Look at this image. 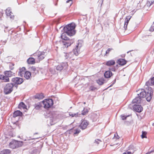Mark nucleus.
<instances>
[{
    "instance_id": "17",
    "label": "nucleus",
    "mask_w": 154,
    "mask_h": 154,
    "mask_svg": "<svg viewBox=\"0 0 154 154\" xmlns=\"http://www.w3.org/2000/svg\"><path fill=\"white\" fill-rule=\"evenodd\" d=\"M112 74L110 71L108 70L105 72L104 73V76L105 78H110Z\"/></svg>"
},
{
    "instance_id": "54",
    "label": "nucleus",
    "mask_w": 154,
    "mask_h": 154,
    "mask_svg": "<svg viewBox=\"0 0 154 154\" xmlns=\"http://www.w3.org/2000/svg\"><path fill=\"white\" fill-rule=\"evenodd\" d=\"M54 112H52L51 113V114H52V115H53V114H54Z\"/></svg>"
},
{
    "instance_id": "33",
    "label": "nucleus",
    "mask_w": 154,
    "mask_h": 154,
    "mask_svg": "<svg viewBox=\"0 0 154 154\" xmlns=\"http://www.w3.org/2000/svg\"><path fill=\"white\" fill-rule=\"evenodd\" d=\"M147 134V132L145 131H142V134L141 135V137L142 138H146L147 137L146 136Z\"/></svg>"
},
{
    "instance_id": "48",
    "label": "nucleus",
    "mask_w": 154,
    "mask_h": 154,
    "mask_svg": "<svg viewBox=\"0 0 154 154\" xmlns=\"http://www.w3.org/2000/svg\"><path fill=\"white\" fill-rule=\"evenodd\" d=\"M122 154H132V153L130 152H126L123 153Z\"/></svg>"
},
{
    "instance_id": "25",
    "label": "nucleus",
    "mask_w": 154,
    "mask_h": 154,
    "mask_svg": "<svg viewBox=\"0 0 154 154\" xmlns=\"http://www.w3.org/2000/svg\"><path fill=\"white\" fill-rule=\"evenodd\" d=\"M69 115L70 116H71L72 117H79L81 116V114L79 113V112H77L76 113H72L71 112L69 113Z\"/></svg>"
},
{
    "instance_id": "52",
    "label": "nucleus",
    "mask_w": 154,
    "mask_h": 154,
    "mask_svg": "<svg viewBox=\"0 0 154 154\" xmlns=\"http://www.w3.org/2000/svg\"><path fill=\"white\" fill-rule=\"evenodd\" d=\"M93 116L95 117H97V115L96 114H93Z\"/></svg>"
},
{
    "instance_id": "41",
    "label": "nucleus",
    "mask_w": 154,
    "mask_h": 154,
    "mask_svg": "<svg viewBox=\"0 0 154 154\" xmlns=\"http://www.w3.org/2000/svg\"><path fill=\"white\" fill-rule=\"evenodd\" d=\"M149 81L150 82L151 85H154V77L152 78Z\"/></svg>"
},
{
    "instance_id": "51",
    "label": "nucleus",
    "mask_w": 154,
    "mask_h": 154,
    "mask_svg": "<svg viewBox=\"0 0 154 154\" xmlns=\"http://www.w3.org/2000/svg\"><path fill=\"white\" fill-rule=\"evenodd\" d=\"M154 151V150H152L150 151V152H148L146 154H150L151 153L153 152Z\"/></svg>"
},
{
    "instance_id": "45",
    "label": "nucleus",
    "mask_w": 154,
    "mask_h": 154,
    "mask_svg": "<svg viewBox=\"0 0 154 154\" xmlns=\"http://www.w3.org/2000/svg\"><path fill=\"white\" fill-rule=\"evenodd\" d=\"M146 85L147 86H149L150 85H151L150 82L149 81H148L146 82Z\"/></svg>"
},
{
    "instance_id": "42",
    "label": "nucleus",
    "mask_w": 154,
    "mask_h": 154,
    "mask_svg": "<svg viewBox=\"0 0 154 154\" xmlns=\"http://www.w3.org/2000/svg\"><path fill=\"white\" fill-rule=\"evenodd\" d=\"M74 130L75 131V132H74V134H77L80 132V130L79 129H77L76 130Z\"/></svg>"
},
{
    "instance_id": "30",
    "label": "nucleus",
    "mask_w": 154,
    "mask_h": 154,
    "mask_svg": "<svg viewBox=\"0 0 154 154\" xmlns=\"http://www.w3.org/2000/svg\"><path fill=\"white\" fill-rule=\"evenodd\" d=\"M66 33L64 32V33H63L61 36V38L62 39L64 40H67L68 39V38L66 36Z\"/></svg>"
},
{
    "instance_id": "35",
    "label": "nucleus",
    "mask_w": 154,
    "mask_h": 154,
    "mask_svg": "<svg viewBox=\"0 0 154 154\" xmlns=\"http://www.w3.org/2000/svg\"><path fill=\"white\" fill-rule=\"evenodd\" d=\"M14 64L12 63H11L9 64V69H10L11 70H13L14 68Z\"/></svg>"
},
{
    "instance_id": "60",
    "label": "nucleus",
    "mask_w": 154,
    "mask_h": 154,
    "mask_svg": "<svg viewBox=\"0 0 154 154\" xmlns=\"http://www.w3.org/2000/svg\"><path fill=\"white\" fill-rule=\"evenodd\" d=\"M0 154H1V152H0Z\"/></svg>"
},
{
    "instance_id": "6",
    "label": "nucleus",
    "mask_w": 154,
    "mask_h": 154,
    "mask_svg": "<svg viewBox=\"0 0 154 154\" xmlns=\"http://www.w3.org/2000/svg\"><path fill=\"white\" fill-rule=\"evenodd\" d=\"M45 108L51 107L53 104V101L52 99H46L42 101Z\"/></svg>"
},
{
    "instance_id": "24",
    "label": "nucleus",
    "mask_w": 154,
    "mask_h": 154,
    "mask_svg": "<svg viewBox=\"0 0 154 154\" xmlns=\"http://www.w3.org/2000/svg\"><path fill=\"white\" fill-rule=\"evenodd\" d=\"M44 97V96L43 94H37L35 96V98L36 99H42Z\"/></svg>"
},
{
    "instance_id": "37",
    "label": "nucleus",
    "mask_w": 154,
    "mask_h": 154,
    "mask_svg": "<svg viewBox=\"0 0 154 154\" xmlns=\"http://www.w3.org/2000/svg\"><path fill=\"white\" fill-rule=\"evenodd\" d=\"M89 89L90 91H94L97 90V88L96 87H94L93 86H91L89 88Z\"/></svg>"
},
{
    "instance_id": "27",
    "label": "nucleus",
    "mask_w": 154,
    "mask_h": 154,
    "mask_svg": "<svg viewBox=\"0 0 154 154\" xmlns=\"http://www.w3.org/2000/svg\"><path fill=\"white\" fill-rule=\"evenodd\" d=\"M105 80L103 78H101L97 80V83L99 85H103L105 82Z\"/></svg>"
},
{
    "instance_id": "49",
    "label": "nucleus",
    "mask_w": 154,
    "mask_h": 154,
    "mask_svg": "<svg viewBox=\"0 0 154 154\" xmlns=\"http://www.w3.org/2000/svg\"><path fill=\"white\" fill-rule=\"evenodd\" d=\"M116 82V79H115L113 82L112 84L110 85L109 87L111 86L112 85L114 84Z\"/></svg>"
},
{
    "instance_id": "44",
    "label": "nucleus",
    "mask_w": 154,
    "mask_h": 154,
    "mask_svg": "<svg viewBox=\"0 0 154 154\" xmlns=\"http://www.w3.org/2000/svg\"><path fill=\"white\" fill-rule=\"evenodd\" d=\"M66 3H69L70 6L72 4V0H68L66 1Z\"/></svg>"
},
{
    "instance_id": "1",
    "label": "nucleus",
    "mask_w": 154,
    "mask_h": 154,
    "mask_svg": "<svg viewBox=\"0 0 154 154\" xmlns=\"http://www.w3.org/2000/svg\"><path fill=\"white\" fill-rule=\"evenodd\" d=\"M137 96L142 99L146 97V100L149 102L152 98V92L151 91L146 92L143 89L138 90Z\"/></svg>"
},
{
    "instance_id": "38",
    "label": "nucleus",
    "mask_w": 154,
    "mask_h": 154,
    "mask_svg": "<svg viewBox=\"0 0 154 154\" xmlns=\"http://www.w3.org/2000/svg\"><path fill=\"white\" fill-rule=\"evenodd\" d=\"M64 57H65V59H68L69 58V57L68 56V55H69V53H64Z\"/></svg>"
},
{
    "instance_id": "5",
    "label": "nucleus",
    "mask_w": 154,
    "mask_h": 154,
    "mask_svg": "<svg viewBox=\"0 0 154 154\" xmlns=\"http://www.w3.org/2000/svg\"><path fill=\"white\" fill-rule=\"evenodd\" d=\"M14 86L12 83L7 84L4 88V92L5 94H8L11 93L13 90Z\"/></svg>"
},
{
    "instance_id": "59",
    "label": "nucleus",
    "mask_w": 154,
    "mask_h": 154,
    "mask_svg": "<svg viewBox=\"0 0 154 154\" xmlns=\"http://www.w3.org/2000/svg\"><path fill=\"white\" fill-rule=\"evenodd\" d=\"M129 52V51H128V52H127V53H128Z\"/></svg>"
},
{
    "instance_id": "47",
    "label": "nucleus",
    "mask_w": 154,
    "mask_h": 154,
    "mask_svg": "<svg viewBox=\"0 0 154 154\" xmlns=\"http://www.w3.org/2000/svg\"><path fill=\"white\" fill-rule=\"evenodd\" d=\"M114 137H115L116 139H118L119 138V137L118 135L117 134H115L114 135Z\"/></svg>"
},
{
    "instance_id": "34",
    "label": "nucleus",
    "mask_w": 154,
    "mask_h": 154,
    "mask_svg": "<svg viewBox=\"0 0 154 154\" xmlns=\"http://www.w3.org/2000/svg\"><path fill=\"white\" fill-rule=\"evenodd\" d=\"M154 3V1H148L146 3V5L147 6H150Z\"/></svg>"
},
{
    "instance_id": "36",
    "label": "nucleus",
    "mask_w": 154,
    "mask_h": 154,
    "mask_svg": "<svg viewBox=\"0 0 154 154\" xmlns=\"http://www.w3.org/2000/svg\"><path fill=\"white\" fill-rule=\"evenodd\" d=\"M112 50V48H108L107 51H106L105 55L108 56V55L109 54L110 51Z\"/></svg>"
},
{
    "instance_id": "13",
    "label": "nucleus",
    "mask_w": 154,
    "mask_h": 154,
    "mask_svg": "<svg viewBox=\"0 0 154 154\" xmlns=\"http://www.w3.org/2000/svg\"><path fill=\"white\" fill-rule=\"evenodd\" d=\"M6 14L8 17H9L11 19H13L14 16L13 15V13L11 11L10 8H8L6 10Z\"/></svg>"
},
{
    "instance_id": "56",
    "label": "nucleus",
    "mask_w": 154,
    "mask_h": 154,
    "mask_svg": "<svg viewBox=\"0 0 154 154\" xmlns=\"http://www.w3.org/2000/svg\"><path fill=\"white\" fill-rule=\"evenodd\" d=\"M112 71L113 70L114 71V69H112Z\"/></svg>"
},
{
    "instance_id": "22",
    "label": "nucleus",
    "mask_w": 154,
    "mask_h": 154,
    "mask_svg": "<svg viewBox=\"0 0 154 154\" xmlns=\"http://www.w3.org/2000/svg\"><path fill=\"white\" fill-rule=\"evenodd\" d=\"M18 108L20 109H26V106L23 102L20 103L18 105Z\"/></svg>"
},
{
    "instance_id": "43",
    "label": "nucleus",
    "mask_w": 154,
    "mask_h": 154,
    "mask_svg": "<svg viewBox=\"0 0 154 154\" xmlns=\"http://www.w3.org/2000/svg\"><path fill=\"white\" fill-rule=\"evenodd\" d=\"M73 54L72 52H70L69 53V55L68 56L69 57V58H70L73 57Z\"/></svg>"
},
{
    "instance_id": "19",
    "label": "nucleus",
    "mask_w": 154,
    "mask_h": 154,
    "mask_svg": "<svg viewBox=\"0 0 154 154\" xmlns=\"http://www.w3.org/2000/svg\"><path fill=\"white\" fill-rule=\"evenodd\" d=\"M117 63L120 65L123 66L126 63V61L124 59H120L118 60Z\"/></svg>"
},
{
    "instance_id": "20",
    "label": "nucleus",
    "mask_w": 154,
    "mask_h": 154,
    "mask_svg": "<svg viewBox=\"0 0 154 154\" xmlns=\"http://www.w3.org/2000/svg\"><path fill=\"white\" fill-rule=\"evenodd\" d=\"M22 115V113L20 111L17 110L14 112L13 116L14 117H16L18 116H21Z\"/></svg>"
},
{
    "instance_id": "29",
    "label": "nucleus",
    "mask_w": 154,
    "mask_h": 154,
    "mask_svg": "<svg viewBox=\"0 0 154 154\" xmlns=\"http://www.w3.org/2000/svg\"><path fill=\"white\" fill-rule=\"evenodd\" d=\"M30 69L31 71L32 72H33L36 74L38 72V70L36 68L35 66H32L31 67Z\"/></svg>"
},
{
    "instance_id": "9",
    "label": "nucleus",
    "mask_w": 154,
    "mask_h": 154,
    "mask_svg": "<svg viewBox=\"0 0 154 154\" xmlns=\"http://www.w3.org/2000/svg\"><path fill=\"white\" fill-rule=\"evenodd\" d=\"M18 142L15 140L12 141L9 144L10 147L14 149L19 146L18 145Z\"/></svg>"
},
{
    "instance_id": "8",
    "label": "nucleus",
    "mask_w": 154,
    "mask_h": 154,
    "mask_svg": "<svg viewBox=\"0 0 154 154\" xmlns=\"http://www.w3.org/2000/svg\"><path fill=\"white\" fill-rule=\"evenodd\" d=\"M68 64L67 63H62L57 65L56 67V69L57 71H61L63 69L66 68Z\"/></svg>"
},
{
    "instance_id": "12",
    "label": "nucleus",
    "mask_w": 154,
    "mask_h": 154,
    "mask_svg": "<svg viewBox=\"0 0 154 154\" xmlns=\"http://www.w3.org/2000/svg\"><path fill=\"white\" fill-rule=\"evenodd\" d=\"M81 47V45L78 43V45L76 46L75 48L73 49V53L76 56H77L78 55L80 52V49Z\"/></svg>"
},
{
    "instance_id": "58",
    "label": "nucleus",
    "mask_w": 154,
    "mask_h": 154,
    "mask_svg": "<svg viewBox=\"0 0 154 154\" xmlns=\"http://www.w3.org/2000/svg\"><path fill=\"white\" fill-rule=\"evenodd\" d=\"M84 104H85V102H84Z\"/></svg>"
},
{
    "instance_id": "32",
    "label": "nucleus",
    "mask_w": 154,
    "mask_h": 154,
    "mask_svg": "<svg viewBox=\"0 0 154 154\" xmlns=\"http://www.w3.org/2000/svg\"><path fill=\"white\" fill-rule=\"evenodd\" d=\"M35 109H39L42 106V105L40 103H38L35 104Z\"/></svg>"
},
{
    "instance_id": "39",
    "label": "nucleus",
    "mask_w": 154,
    "mask_h": 154,
    "mask_svg": "<svg viewBox=\"0 0 154 154\" xmlns=\"http://www.w3.org/2000/svg\"><path fill=\"white\" fill-rule=\"evenodd\" d=\"M129 116H125L124 115H121L120 116V117L122 120H125L127 118V117Z\"/></svg>"
},
{
    "instance_id": "16",
    "label": "nucleus",
    "mask_w": 154,
    "mask_h": 154,
    "mask_svg": "<svg viewBox=\"0 0 154 154\" xmlns=\"http://www.w3.org/2000/svg\"><path fill=\"white\" fill-rule=\"evenodd\" d=\"M26 71L25 68L24 67H23L19 69V71L18 73V75L19 76L23 77Z\"/></svg>"
},
{
    "instance_id": "53",
    "label": "nucleus",
    "mask_w": 154,
    "mask_h": 154,
    "mask_svg": "<svg viewBox=\"0 0 154 154\" xmlns=\"http://www.w3.org/2000/svg\"><path fill=\"white\" fill-rule=\"evenodd\" d=\"M39 138V137H37V138H32L31 139L32 140H33V139H38Z\"/></svg>"
},
{
    "instance_id": "46",
    "label": "nucleus",
    "mask_w": 154,
    "mask_h": 154,
    "mask_svg": "<svg viewBox=\"0 0 154 154\" xmlns=\"http://www.w3.org/2000/svg\"><path fill=\"white\" fill-rule=\"evenodd\" d=\"M100 141H101L100 140L98 139H97L95 140V143H96L97 144H98L99 143V142Z\"/></svg>"
},
{
    "instance_id": "14",
    "label": "nucleus",
    "mask_w": 154,
    "mask_h": 154,
    "mask_svg": "<svg viewBox=\"0 0 154 154\" xmlns=\"http://www.w3.org/2000/svg\"><path fill=\"white\" fill-rule=\"evenodd\" d=\"M74 42V40L73 39H69L68 38L67 40H66L63 42V44L65 47H68L69 46H70Z\"/></svg>"
},
{
    "instance_id": "50",
    "label": "nucleus",
    "mask_w": 154,
    "mask_h": 154,
    "mask_svg": "<svg viewBox=\"0 0 154 154\" xmlns=\"http://www.w3.org/2000/svg\"><path fill=\"white\" fill-rule=\"evenodd\" d=\"M56 116L55 115H53V116H52V118L53 119V120H55V119H56Z\"/></svg>"
},
{
    "instance_id": "55",
    "label": "nucleus",
    "mask_w": 154,
    "mask_h": 154,
    "mask_svg": "<svg viewBox=\"0 0 154 154\" xmlns=\"http://www.w3.org/2000/svg\"><path fill=\"white\" fill-rule=\"evenodd\" d=\"M96 120V119H93V121H95Z\"/></svg>"
},
{
    "instance_id": "15",
    "label": "nucleus",
    "mask_w": 154,
    "mask_h": 154,
    "mask_svg": "<svg viewBox=\"0 0 154 154\" xmlns=\"http://www.w3.org/2000/svg\"><path fill=\"white\" fill-rule=\"evenodd\" d=\"M131 17L130 16H127L125 21V24L124 26V28L125 30H126L127 29V26L128 25L129 22L131 19Z\"/></svg>"
},
{
    "instance_id": "23",
    "label": "nucleus",
    "mask_w": 154,
    "mask_h": 154,
    "mask_svg": "<svg viewBox=\"0 0 154 154\" xmlns=\"http://www.w3.org/2000/svg\"><path fill=\"white\" fill-rule=\"evenodd\" d=\"M35 58L32 57H30L27 60V62L29 64H34L35 63Z\"/></svg>"
},
{
    "instance_id": "28",
    "label": "nucleus",
    "mask_w": 154,
    "mask_h": 154,
    "mask_svg": "<svg viewBox=\"0 0 154 154\" xmlns=\"http://www.w3.org/2000/svg\"><path fill=\"white\" fill-rule=\"evenodd\" d=\"M11 151L8 149H6L2 150L1 152V154H10Z\"/></svg>"
},
{
    "instance_id": "18",
    "label": "nucleus",
    "mask_w": 154,
    "mask_h": 154,
    "mask_svg": "<svg viewBox=\"0 0 154 154\" xmlns=\"http://www.w3.org/2000/svg\"><path fill=\"white\" fill-rule=\"evenodd\" d=\"M141 99L138 96L136 97L132 100V103H140L141 102Z\"/></svg>"
},
{
    "instance_id": "40",
    "label": "nucleus",
    "mask_w": 154,
    "mask_h": 154,
    "mask_svg": "<svg viewBox=\"0 0 154 154\" xmlns=\"http://www.w3.org/2000/svg\"><path fill=\"white\" fill-rule=\"evenodd\" d=\"M149 30L151 31H154V22L153 24L151 26V27L149 29Z\"/></svg>"
},
{
    "instance_id": "3",
    "label": "nucleus",
    "mask_w": 154,
    "mask_h": 154,
    "mask_svg": "<svg viewBox=\"0 0 154 154\" xmlns=\"http://www.w3.org/2000/svg\"><path fill=\"white\" fill-rule=\"evenodd\" d=\"M4 75H0V79L3 80L4 82H9V77L14 76L15 73L10 71H5L4 72Z\"/></svg>"
},
{
    "instance_id": "31",
    "label": "nucleus",
    "mask_w": 154,
    "mask_h": 154,
    "mask_svg": "<svg viewBox=\"0 0 154 154\" xmlns=\"http://www.w3.org/2000/svg\"><path fill=\"white\" fill-rule=\"evenodd\" d=\"M88 110L86 108H84L82 112L81 115H85L88 112Z\"/></svg>"
},
{
    "instance_id": "26",
    "label": "nucleus",
    "mask_w": 154,
    "mask_h": 154,
    "mask_svg": "<svg viewBox=\"0 0 154 154\" xmlns=\"http://www.w3.org/2000/svg\"><path fill=\"white\" fill-rule=\"evenodd\" d=\"M24 77L27 79H29L31 76V73L29 71H26L25 73Z\"/></svg>"
},
{
    "instance_id": "2",
    "label": "nucleus",
    "mask_w": 154,
    "mask_h": 154,
    "mask_svg": "<svg viewBox=\"0 0 154 154\" xmlns=\"http://www.w3.org/2000/svg\"><path fill=\"white\" fill-rule=\"evenodd\" d=\"M75 25L74 23L69 24L63 28L64 31L68 35L72 36L75 34Z\"/></svg>"
},
{
    "instance_id": "21",
    "label": "nucleus",
    "mask_w": 154,
    "mask_h": 154,
    "mask_svg": "<svg viewBox=\"0 0 154 154\" xmlns=\"http://www.w3.org/2000/svg\"><path fill=\"white\" fill-rule=\"evenodd\" d=\"M115 63V61L112 60L107 61L106 63V65L107 66H111L114 65Z\"/></svg>"
},
{
    "instance_id": "10",
    "label": "nucleus",
    "mask_w": 154,
    "mask_h": 154,
    "mask_svg": "<svg viewBox=\"0 0 154 154\" xmlns=\"http://www.w3.org/2000/svg\"><path fill=\"white\" fill-rule=\"evenodd\" d=\"M88 125V122L87 120H83L82 121L80 125V127L82 130L85 129Z\"/></svg>"
},
{
    "instance_id": "7",
    "label": "nucleus",
    "mask_w": 154,
    "mask_h": 154,
    "mask_svg": "<svg viewBox=\"0 0 154 154\" xmlns=\"http://www.w3.org/2000/svg\"><path fill=\"white\" fill-rule=\"evenodd\" d=\"M11 81L14 83V86H16V85H20L22 84L23 81L22 78L19 77H15L12 79Z\"/></svg>"
},
{
    "instance_id": "57",
    "label": "nucleus",
    "mask_w": 154,
    "mask_h": 154,
    "mask_svg": "<svg viewBox=\"0 0 154 154\" xmlns=\"http://www.w3.org/2000/svg\"><path fill=\"white\" fill-rule=\"evenodd\" d=\"M37 134V133H35L34 134V135Z\"/></svg>"
},
{
    "instance_id": "11",
    "label": "nucleus",
    "mask_w": 154,
    "mask_h": 154,
    "mask_svg": "<svg viewBox=\"0 0 154 154\" xmlns=\"http://www.w3.org/2000/svg\"><path fill=\"white\" fill-rule=\"evenodd\" d=\"M134 109L138 112H141L143 109L142 107L140 105H134L133 106Z\"/></svg>"
},
{
    "instance_id": "4",
    "label": "nucleus",
    "mask_w": 154,
    "mask_h": 154,
    "mask_svg": "<svg viewBox=\"0 0 154 154\" xmlns=\"http://www.w3.org/2000/svg\"><path fill=\"white\" fill-rule=\"evenodd\" d=\"M33 56L35 57L37 62H39L40 61L44 59L46 56L45 52L43 51H37L33 54Z\"/></svg>"
}]
</instances>
